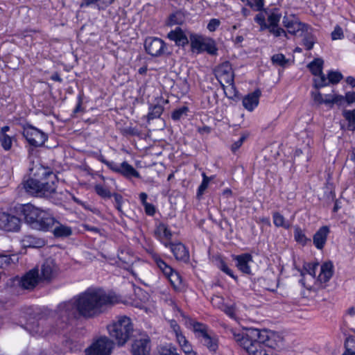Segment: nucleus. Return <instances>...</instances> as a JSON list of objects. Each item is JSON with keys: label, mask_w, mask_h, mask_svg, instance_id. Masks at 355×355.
<instances>
[{"label": "nucleus", "mask_w": 355, "mask_h": 355, "mask_svg": "<svg viewBox=\"0 0 355 355\" xmlns=\"http://www.w3.org/2000/svg\"><path fill=\"white\" fill-rule=\"evenodd\" d=\"M331 101H334V104H337L338 105H343V102H345V96L342 95H334L331 97Z\"/></svg>", "instance_id": "obj_61"}, {"label": "nucleus", "mask_w": 355, "mask_h": 355, "mask_svg": "<svg viewBox=\"0 0 355 355\" xmlns=\"http://www.w3.org/2000/svg\"><path fill=\"white\" fill-rule=\"evenodd\" d=\"M191 47L193 51H197L198 53L202 52L205 40L196 34L190 35Z\"/></svg>", "instance_id": "obj_30"}, {"label": "nucleus", "mask_w": 355, "mask_h": 355, "mask_svg": "<svg viewBox=\"0 0 355 355\" xmlns=\"http://www.w3.org/2000/svg\"><path fill=\"white\" fill-rule=\"evenodd\" d=\"M0 142L2 148L5 150H9L12 147V138L8 135L0 136Z\"/></svg>", "instance_id": "obj_49"}, {"label": "nucleus", "mask_w": 355, "mask_h": 355, "mask_svg": "<svg viewBox=\"0 0 355 355\" xmlns=\"http://www.w3.org/2000/svg\"><path fill=\"white\" fill-rule=\"evenodd\" d=\"M164 111V107L161 105H155L149 107V112L147 115V120L149 122L151 120L159 118Z\"/></svg>", "instance_id": "obj_33"}, {"label": "nucleus", "mask_w": 355, "mask_h": 355, "mask_svg": "<svg viewBox=\"0 0 355 355\" xmlns=\"http://www.w3.org/2000/svg\"><path fill=\"white\" fill-rule=\"evenodd\" d=\"M282 15L278 12H272L268 17V22L266 30H268L270 33L272 34L275 37H277L281 35H284L285 37H288L287 33L284 28L279 26V23L281 19Z\"/></svg>", "instance_id": "obj_17"}, {"label": "nucleus", "mask_w": 355, "mask_h": 355, "mask_svg": "<svg viewBox=\"0 0 355 355\" xmlns=\"http://www.w3.org/2000/svg\"><path fill=\"white\" fill-rule=\"evenodd\" d=\"M254 21L259 25L260 31H263L268 28L265 16L262 12H259L255 16Z\"/></svg>", "instance_id": "obj_48"}, {"label": "nucleus", "mask_w": 355, "mask_h": 355, "mask_svg": "<svg viewBox=\"0 0 355 355\" xmlns=\"http://www.w3.org/2000/svg\"><path fill=\"white\" fill-rule=\"evenodd\" d=\"M23 136L32 146H42L48 139L47 135L32 125L27 124L23 127Z\"/></svg>", "instance_id": "obj_10"}, {"label": "nucleus", "mask_w": 355, "mask_h": 355, "mask_svg": "<svg viewBox=\"0 0 355 355\" xmlns=\"http://www.w3.org/2000/svg\"><path fill=\"white\" fill-rule=\"evenodd\" d=\"M98 160L100 161L101 162L103 163L104 164H105L112 171L117 173H119V171H120V169H119L120 166L117 165L114 162H110V161L107 160L104 157L103 155H101L98 157Z\"/></svg>", "instance_id": "obj_45"}, {"label": "nucleus", "mask_w": 355, "mask_h": 355, "mask_svg": "<svg viewBox=\"0 0 355 355\" xmlns=\"http://www.w3.org/2000/svg\"><path fill=\"white\" fill-rule=\"evenodd\" d=\"M318 263H305L303 266V270L308 274L315 277L316 275V270L318 267Z\"/></svg>", "instance_id": "obj_47"}, {"label": "nucleus", "mask_w": 355, "mask_h": 355, "mask_svg": "<svg viewBox=\"0 0 355 355\" xmlns=\"http://www.w3.org/2000/svg\"><path fill=\"white\" fill-rule=\"evenodd\" d=\"M345 350L355 352V337L349 336L345 342Z\"/></svg>", "instance_id": "obj_53"}, {"label": "nucleus", "mask_w": 355, "mask_h": 355, "mask_svg": "<svg viewBox=\"0 0 355 355\" xmlns=\"http://www.w3.org/2000/svg\"><path fill=\"white\" fill-rule=\"evenodd\" d=\"M329 85L328 78L325 76L323 72L322 74H319L313 78V87L317 89L326 87Z\"/></svg>", "instance_id": "obj_38"}, {"label": "nucleus", "mask_w": 355, "mask_h": 355, "mask_svg": "<svg viewBox=\"0 0 355 355\" xmlns=\"http://www.w3.org/2000/svg\"><path fill=\"white\" fill-rule=\"evenodd\" d=\"M32 177L23 182V187L29 195L51 199L56 193L58 178L51 168L40 166L33 168Z\"/></svg>", "instance_id": "obj_4"}, {"label": "nucleus", "mask_w": 355, "mask_h": 355, "mask_svg": "<svg viewBox=\"0 0 355 355\" xmlns=\"http://www.w3.org/2000/svg\"><path fill=\"white\" fill-rule=\"evenodd\" d=\"M282 24L291 35H296L300 31H306L310 28L308 24L301 22L295 15H285Z\"/></svg>", "instance_id": "obj_13"}, {"label": "nucleus", "mask_w": 355, "mask_h": 355, "mask_svg": "<svg viewBox=\"0 0 355 355\" xmlns=\"http://www.w3.org/2000/svg\"><path fill=\"white\" fill-rule=\"evenodd\" d=\"M119 169L120 171H119V173L128 179L131 178H141L139 173L125 161L121 164Z\"/></svg>", "instance_id": "obj_27"}, {"label": "nucleus", "mask_w": 355, "mask_h": 355, "mask_svg": "<svg viewBox=\"0 0 355 355\" xmlns=\"http://www.w3.org/2000/svg\"><path fill=\"white\" fill-rule=\"evenodd\" d=\"M261 96V91L259 89H256L253 92L245 95L242 101L245 109L250 112L253 111L258 106Z\"/></svg>", "instance_id": "obj_21"}, {"label": "nucleus", "mask_w": 355, "mask_h": 355, "mask_svg": "<svg viewBox=\"0 0 355 355\" xmlns=\"http://www.w3.org/2000/svg\"><path fill=\"white\" fill-rule=\"evenodd\" d=\"M202 181L200 186L198 187V191H197V198H200V197L204 194L205 191L208 187L209 181L211 180V178H209L206 175L205 173H202Z\"/></svg>", "instance_id": "obj_40"}, {"label": "nucleus", "mask_w": 355, "mask_h": 355, "mask_svg": "<svg viewBox=\"0 0 355 355\" xmlns=\"http://www.w3.org/2000/svg\"><path fill=\"white\" fill-rule=\"evenodd\" d=\"M21 220L8 212L0 213V229L7 232H18L21 228Z\"/></svg>", "instance_id": "obj_12"}, {"label": "nucleus", "mask_w": 355, "mask_h": 355, "mask_svg": "<svg viewBox=\"0 0 355 355\" xmlns=\"http://www.w3.org/2000/svg\"><path fill=\"white\" fill-rule=\"evenodd\" d=\"M14 210L15 214L22 218L24 223L33 230L49 231L56 222L49 212L31 203L17 205L14 207Z\"/></svg>", "instance_id": "obj_5"}, {"label": "nucleus", "mask_w": 355, "mask_h": 355, "mask_svg": "<svg viewBox=\"0 0 355 355\" xmlns=\"http://www.w3.org/2000/svg\"><path fill=\"white\" fill-rule=\"evenodd\" d=\"M114 346V341L103 336L96 339L87 349V355H110Z\"/></svg>", "instance_id": "obj_9"}, {"label": "nucleus", "mask_w": 355, "mask_h": 355, "mask_svg": "<svg viewBox=\"0 0 355 355\" xmlns=\"http://www.w3.org/2000/svg\"><path fill=\"white\" fill-rule=\"evenodd\" d=\"M96 193L103 198H110L112 196V193L110 190L101 184H96L94 187Z\"/></svg>", "instance_id": "obj_43"}, {"label": "nucleus", "mask_w": 355, "mask_h": 355, "mask_svg": "<svg viewBox=\"0 0 355 355\" xmlns=\"http://www.w3.org/2000/svg\"><path fill=\"white\" fill-rule=\"evenodd\" d=\"M216 78L219 80L225 82L231 86V89L236 90L234 86V73L232 70V64L229 61H225L218 65L215 70Z\"/></svg>", "instance_id": "obj_11"}, {"label": "nucleus", "mask_w": 355, "mask_h": 355, "mask_svg": "<svg viewBox=\"0 0 355 355\" xmlns=\"http://www.w3.org/2000/svg\"><path fill=\"white\" fill-rule=\"evenodd\" d=\"M184 352L187 355H196V353L192 350L191 345L187 342L181 347Z\"/></svg>", "instance_id": "obj_60"}, {"label": "nucleus", "mask_w": 355, "mask_h": 355, "mask_svg": "<svg viewBox=\"0 0 355 355\" xmlns=\"http://www.w3.org/2000/svg\"><path fill=\"white\" fill-rule=\"evenodd\" d=\"M167 38L174 42L175 45L179 47H184L189 42L185 33L179 26H177L174 30H171L167 34Z\"/></svg>", "instance_id": "obj_20"}, {"label": "nucleus", "mask_w": 355, "mask_h": 355, "mask_svg": "<svg viewBox=\"0 0 355 355\" xmlns=\"http://www.w3.org/2000/svg\"><path fill=\"white\" fill-rule=\"evenodd\" d=\"M334 265L331 261L323 263L320 267V272L318 280L321 283H327L334 275Z\"/></svg>", "instance_id": "obj_23"}, {"label": "nucleus", "mask_w": 355, "mask_h": 355, "mask_svg": "<svg viewBox=\"0 0 355 355\" xmlns=\"http://www.w3.org/2000/svg\"><path fill=\"white\" fill-rule=\"evenodd\" d=\"M344 37V34L343 29L339 26H336L334 30V31L331 33V39L333 40L342 39Z\"/></svg>", "instance_id": "obj_55"}, {"label": "nucleus", "mask_w": 355, "mask_h": 355, "mask_svg": "<svg viewBox=\"0 0 355 355\" xmlns=\"http://www.w3.org/2000/svg\"><path fill=\"white\" fill-rule=\"evenodd\" d=\"M189 109L187 106H182L173 111L171 114V119L173 121H180L182 119H184L188 116Z\"/></svg>", "instance_id": "obj_35"}, {"label": "nucleus", "mask_w": 355, "mask_h": 355, "mask_svg": "<svg viewBox=\"0 0 355 355\" xmlns=\"http://www.w3.org/2000/svg\"><path fill=\"white\" fill-rule=\"evenodd\" d=\"M302 33H304L302 44L307 51L311 50L316 41L315 37L312 33L308 32V31Z\"/></svg>", "instance_id": "obj_34"}, {"label": "nucleus", "mask_w": 355, "mask_h": 355, "mask_svg": "<svg viewBox=\"0 0 355 355\" xmlns=\"http://www.w3.org/2000/svg\"><path fill=\"white\" fill-rule=\"evenodd\" d=\"M345 101L350 105L353 103H355V92H347L345 93Z\"/></svg>", "instance_id": "obj_59"}, {"label": "nucleus", "mask_w": 355, "mask_h": 355, "mask_svg": "<svg viewBox=\"0 0 355 355\" xmlns=\"http://www.w3.org/2000/svg\"><path fill=\"white\" fill-rule=\"evenodd\" d=\"M343 116L349 124L355 125V109L352 110H345L343 112Z\"/></svg>", "instance_id": "obj_52"}, {"label": "nucleus", "mask_w": 355, "mask_h": 355, "mask_svg": "<svg viewBox=\"0 0 355 355\" xmlns=\"http://www.w3.org/2000/svg\"><path fill=\"white\" fill-rule=\"evenodd\" d=\"M220 25V20L214 18L209 21L207 28L210 32H214L219 27Z\"/></svg>", "instance_id": "obj_56"}, {"label": "nucleus", "mask_w": 355, "mask_h": 355, "mask_svg": "<svg viewBox=\"0 0 355 355\" xmlns=\"http://www.w3.org/2000/svg\"><path fill=\"white\" fill-rule=\"evenodd\" d=\"M114 0H83L80 7H89L94 6L98 10H104L112 5Z\"/></svg>", "instance_id": "obj_25"}, {"label": "nucleus", "mask_w": 355, "mask_h": 355, "mask_svg": "<svg viewBox=\"0 0 355 355\" xmlns=\"http://www.w3.org/2000/svg\"><path fill=\"white\" fill-rule=\"evenodd\" d=\"M62 303L57 310L47 318L28 322L25 329L33 336H48L50 335H62L66 336L69 333L71 324L70 320L76 318L65 312Z\"/></svg>", "instance_id": "obj_3"}, {"label": "nucleus", "mask_w": 355, "mask_h": 355, "mask_svg": "<svg viewBox=\"0 0 355 355\" xmlns=\"http://www.w3.org/2000/svg\"><path fill=\"white\" fill-rule=\"evenodd\" d=\"M119 301V296L114 293H107L100 288H89L69 301L62 303L61 307L71 315L76 317L78 314L90 319L105 313Z\"/></svg>", "instance_id": "obj_1"}, {"label": "nucleus", "mask_w": 355, "mask_h": 355, "mask_svg": "<svg viewBox=\"0 0 355 355\" xmlns=\"http://www.w3.org/2000/svg\"><path fill=\"white\" fill-rule=\"evenodd\" d=\"M112 196L114 198L115 201V207L119 211L122 213V203H123V197L121 194L117 193H114Z\"/></svg>", "instance_id": "obj_54"}, {"label": "nucleus", "mask_w": 355, "mask_h": 355, "mask_svg": "<svg viewBox=\"0 0 355 355\" xmlns=\"http://www.w3.org/2000/svg\"><path fill=\"white\" fill-rule=\"evenodd\" d=\"M131 352L132 355H150V339L149 336L144 335L135 339L132 344Z\"/></svg>", "instance_id": "obj_15"}, {"label": "nucleus", "mask_w": 355, "mask_h": 355, "mask_svg": "<svg viewBox=\"0 0 355 355\" xmlns=\"http://www.w3.org/2000/svg\"><path fill=\"white\" fill-rule=\"evenodd\" d=\"M219 268L225 274L230 276L235 280L237 279V277L234 275L232 270L227 266V265L224 261L221 260L220 261Z\"/></svg>", "instance_id": "obj_51"}, {"label": "nucleus", "mask_w": 355, "mask_h": 355, "mask_svg": "<svg viewBox=\"0 0 355 355\" xmlns=\"http://www.w3.org/2000/svg\"><path fill=\"white\" fill-rule=\"evenodd\" d=\"M273 223L277 227H284L285 229H288L290 227V225L288 223L285 221V218L280 213L276 211L272 214Z\"/></svg>", "instance_id": "obj_36"}, {"label": "nucleus", "mask_w": 355, "mask_h": 355, "mask_svg": "<svg viewBox=\"0 0 355 355\" xmlns=\"http://www.w3.org/2000/svg\"><path fill=\"white\" fill-rule=\"evenodd\" d=\"M165 277L169 280L171 284L175 289L179 288L182 284V277L173 268V272H168Z\"/></svg>", "instance_id": "obj_31"}, {"label": "nucleus", "mask_w": 355, "mask_h": 355, "mask_svg": "<svg viewBox=\"0 0 355 355\" xmlns=\"http://www.w3.org/2000/svg\"><path fill=\"white\" fill-rule=\"evenodd\" d=\"M246 139V137L245 135H242L239 139L235 142H234V144H232V146H231V150L233 152V153H235L243 144V141L245 140Z\"/></svg>", "instance_id": "obj_57"}, {"label": "nucleus", "mask_w": 355, "mask_h": 355, "mask_svg": "<svg viewBox=\"0 0 355 355\" xmlns=\"http://www.w3.org/2000/svg\"><path fill=\"white\" fill-rule=\"evenodd\" d=\"M58 271L55 262L53 259H46L41 266V275L40 279L41 281L49 282L53 279Z\"/></svg>", "instance_id": "obj_18"}, {"label": "nucleus", "mask_w": 355, "mask_h": 355, "mask_svg": "<svg viewBox=\"0 0 355 355\" xmlns=\"http://www.w3.org/2000/svg\"><path fill=\"white\" fill-rule=\"evenodd\" d=\"M55 223L58 225L53 230V235L55 237H67L72 234V230L70 227L62 225L57 220Z\"/></svg>", "instance_id": "obj_28"}, {"label": "nucleus", "mask_w": 355, "mask_h": 355, "mask_svg": "<svg viewBox=\"0 0 355 355\" xmlns=\"http://www.w3.org/2000/svg\"><path fill=\"white\" fill-rule=\"evenodd\" d=\"M247 5L254 11L261 12L263 10L264 0H247Z\"/></svg>", "instance_id": "obj_44"}, {"label": "nucleus", "mask_w": 355, "mask_h": 355, "mask_svg": "<svg viewBox=\"0 0 355 355\" xmlns=\"http://www.w3.org/2000/svg\"><path fill=\"white\" fill-rule=\"evenodd\" d=\"M190 324L193 327L196 337L200 342L206 346L210 352H215L218 347V339L209 331L208 327L203 323L193 322L191 320H190Z\"/></svg>", "instance_id": "obj_7"}, {"label": "nucleus", "mask_w": 355, "mask_h": 355, "mask_svg": "<svg viewBox=\"0 0 355 355\" xmlns=\"http://www.w3.org/2000/svg\"><path fill=\"white\" fill-rule=\"evenodd\" d=\"M324 60L322 58H315L311 62L307 67L310 70L311 73L316 76L319 74H322L323 69Z\"/></svg>", "instance_id": "obj_29"}, {"label": "nucleus", "mask_w": 355, "mask_h": 355, "mask_svg": "<svg viewBox=\"0 0 355 355\" xmlns=\"http://www.w3.org/2000/svg\"><path fill=\"white\" fill-rule=\"evenodd\" d=\"M144 49L153 57L169 56L172 54V50L169 49L168 45L159 37H147L144 41Z\"/></svg>", "instance_id": "obj_8"}, {"label": "nucleus", "mask_w": 355, "mask_h": 355, "mask_svg": "<svg viewBox=\"0 0 355 355\" xmlns=\"http://www.w3.org/2000/svg\"><path fill=\"white\" fill-rule=\"evenodd\" d=\"M271 61L273 64L279 65L280 67H285L288 62V60L286 58L285 55L282 53H277L272 56Z\"/></svg>", "instance_id": "obj_41"}, {"label": "nucleus", "mask_w": 355, "mask_h": 355, "mask_svg": "<svg viewBox=\"0 0 355 355\" xmlns=\"http://www.w3.org/2000/svg\"><path fill=\"white\" fill-rule=\"evenodd\" d=\"M157 231L160 234L162 233L164 236L168 239L171 240L172 237V232L168 229V225L165 223H160L157 227Z\"/></svg>", "instance_id": "obj_46"}, {"label": "nucleus", "mask_w": 355, "mask_h": 355, "mask_svg": "<svg viewBox=\"0 0 355 355\" xmlns=\"http://www.w3.org/2000/svg\"><path fill=\"white\" fill-rule=\"evenodd\" d=\"M164 245L168 248L178 261L187 263L189 261V250L182 243L165 242Z\"/></svg>", "instance_id": "obj_16"}, {"label": "nucleus", "mask_w": 355, "mask_h": 355, "mask_svg": "<svg viewBox=\"0 0 355 355\" xmlns=\"http://www.w3.org/2000/svg\"><path fill=\"white\" fill-rule=\"evenodd\" d=\"M145 213L150 216H153L155 215L156 212V208L155 205L150 203H147L145 205H144Z\"/></svg>", "instance_id": "obj_58"}, {"label": "nucleus", "mask_w": 355, "mask_h": 355, "mask_svg": "<svg viewBox=\"0 0 355 355\" xmlns=\"http://www.w3.org/2000/svg\"><path fill=\"white\" fill-rule=\"evenodd\" d=\"M234 339L249 355H279L283 338L278 334L267 329L248 328L241 334L234 335Z\"/></svg>", "instance_id": "obj_2"}, {"label": "nucleus", "mask_w": 355, "mask_h": 355, "mask_svg": "<svg viewBox=\"0 0 355 355\" xmlns=\"http://www.w3.org/2000/svg\"><path fill=\"white\" fill-rule=\"evenodd\" d=\"M124 132L126 135H129L131 136H139V131L132 127H128L124 130Z\"/></svg>", "instance_id": "obj_63"}, {"label": "nucleus", "mask_w": 355, "mask_h": 355, "mask_svg": "<svg viewBox=\"0 0 355 355\" xmlns=\"http://www.w3.org/2000/svg\"><path fill=\"white\" fill-rule=\"evenodd\" d=\"M12 263L11 255L0 254V268H6Z\"/></svg>", "instance_id": "obj_50"}, {"label": "nucleus", "mask_w": 355, "mask_h": 355, "mask_svg": "<svg viewBox=\"0 0 355 355\" xmlns=\"http://www.w3.org/2000/svg\"><path fill=\"white\" fill-rule=\"evenodd\" d=\"M169 22L168 24L170 26L173 25H181L183 24L184 17L182 12L178 11L175 13L171 14L169 16Z\"/></svg>", "instance_id": "obj_39"}, {"label": "nucleus", "mask_w": 355, "mask_h": 355, "mask_svg": "<svg viewBox=\"0 0 355 355\" xmlns=\"http://www.w3.org/2000/svg\"><path fill=\"white\" fill-rule=\"evenodd\" d=\"M170 326L175 335L182 332L180 325L177 323V322L175 320H172L170 321Z\"/></svg>", "instance_id": "obj_62"}, {"label": "nucleus", "mask_w": 355, "mask_h": 355, "mask_svg": "<svg viewBox=\"0 0 355 355\" xmlns=\"http://www.w3.org/2000/svg\"><path fill=\"white\" fill-rule=\"evenodd\" d=\"M150 257L153 261L156 263L157 268L162 271L165 276L168 275V272H173V268L168 265L160 257V255L153 250L149 252Z\"/></svg>", "instance_id": "obj_26"}, {"label": "nucleus", "mask_w": 355, "mask_h": 355, "mask_svg": "<svg viewBox=\"0 0 355 355\" xmlns=\"http://www.w3.org/2000/svg\"><path fill=\"white\" fill-rule=\"evenodd\" d=\"M22 244L25 248H39L45 245L46 242L43 239L33 235H25L22 239Z\"/></svg>", "instance_id": "obj_24"}, {"label": "nucleus", "mask_w": 355, "mask_h": 355, "mask_svg": "<svg viewBox=\"0 0 355 355\" xmlns=\"http://www.w3.org/2000/svg\"><path fill=\"white\" fill-rule=\"evenodd\" d=\"M294 238L297 243L303 245H306L308 241H311V239L306 236L302 230L298 226L295 227Z\"/></svg>", "instance_id": "obj_37"}, {"label": "nucleus", "mask_w": 355, "mask_h": 355, "mask_svg": "<svg viewBox=\"0 0 355 355\" xmlns=\"http://www.w3.org/2000/svg\"><path fill=\"white\" fill-rule=\"evenodd\" d=\"M202 51H206L207 53L211 55H216L218 48L216 46L215 41L211 38L205 40V42L202 49Z\"/></svg>", "instance_id": "obj_32"}, {"label": "nucleus", "mask_w": 355, "mask_h": 355, "mask_svg": "<svg viewBox=\"0 0 355 355\" xmlns=\"http://www.w3.org/2000/svg\"><path fill=\"white\" fill-rule=\"evenodd\" d=\"M330 230L328 226H322L314 234L313 242L315 248L318 250H322L327 242V236Z\"/></svg>", "instance_id": "obj_22"}, {"label": "nucleus", "mask_w": 355, "mask_h": 355, "mask_svg": "<svg viewBox=\"0 0 355 355\" xmlns=\"http://www.w3.org/2000/svg\"><path fill=\"white\" fill-rule=\"evenodd\" d=\"M327 78L329 84L336 85L343 79V76L339 71H329Z\"/></svg>", "instance_id": "obj_42"}, {"label": "nucleus", "mask_w": 355, "mask_h": 355, "mask_svg": "<svg viewBox=\"0 0 355 355\" xmlns=\"http://www.w3.org/2000/svg\"><path fill=\"white\" fill-rule=\"evenodd\" d=\"M312 97L315 102L318 103L319 105L322 104L323 97L320 92H312Z\"/></svg>", "instance_id": "obj_64"}, {"label": "nucleus", "mask_w": 355, "mask_h": 355, "mask_svg": "<svg viewBox=\"0 0 355 355\" xmlns=\"http://www.w3.org/2000/svg\"><path fill=\"white\" fill-rule=\"evenodd\" d=\"M110 339L118 347L124 346L134 336V324L131 319L125 315L116 317L112 323L107 326Z\"/></svg>", "instance_id": "obj_6"}, {"label": "nucleus", "mask_w": 355, "mask_h": 355, "mask_svg": "<svg viewBox=\"0 0 355 355\" xmlns=\"http://www.w3.org/2000/svg\"><path fill=\"white\" fill-rule=\"evenodd\" d=\"M236 261V266L239 270L245 275H250L251 269L249 265L250 263L253 262L252 256L249 253H243L236 255L234 257Z\"/></svg>", "instance_id": "obj_19"}, {"label": "nucleus", "mask_w": 355, "mask_h": 355, "mask_svg": "<svg viewBox=\"0 0 355 355\" xmlns=\"http://www.w3.org/2000/svg\"><path fill=\"white\" fill-rule=\"evenodd\" d=\"M40 280L39 270L36 268L27 272L20 279L17 278L19 286L26 290H33L37 285Z\"/></svg>", "instance_id": "obj_14"}]
</instances>
